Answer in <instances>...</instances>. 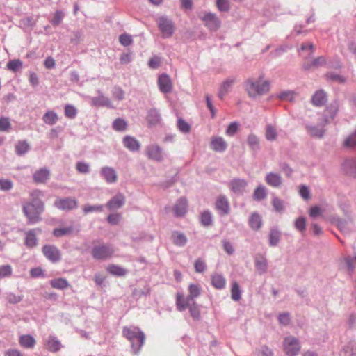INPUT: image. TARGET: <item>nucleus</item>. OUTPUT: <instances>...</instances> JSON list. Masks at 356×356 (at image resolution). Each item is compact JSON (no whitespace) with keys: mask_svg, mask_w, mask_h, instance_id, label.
Here are the masks:
<instances>
[{"mask_svg":"<svg viewBox=\"0 0 356 356\" xmlns=\"http://www.w3.org/2000/svg\"><path fill=\"white\" fill-rule=\"evenodd\" d=\"M40 195V191H33L31 193V201L23 204L22 210L29 224H35L41 220L40 215L44 211V204L38 198Z\"/></svg>","mask_w":356,"mask_h":356,"instance_id":"1","label":"nucleus"},{"mask_svg":"<svg viewBox=\"0 0 356 356\" xmlns=\"http://www.w3.org/2000/svg\"><path fill=\"white\" fill-rule=\"evenodd\" d=\"M243 88L249 97L257 99L267 94L270 90V81L264 79L263 74L258 77H250L244 81Z\"/></svg>","mask_w":356,"mask_h":356,"instance_id":"2","label":"nucleus"},{"mask_svg":"<svg viewBox=\"0 0 356 356\" xmlns=\"http://www.w3.org/2000/svg\"><path fill=\"white\" fill-rule=\"evenodd\" d=\"M201 293V286L197 284H191L188 286V295L185 297L182 293L177 292L176 293L175 304L177 309L179 312H183L186 310L188 306V302H193V300Z\"/></svg>","mask_w":356,"mask_h":356,"instance_id":"3","label":"nucleus"},{"mask_svg":"<svg viewBox=\"0 0 356 356\" xmlns=\"http://www.w3.org/2000/svg\"><path fill=\"white\" fill-rule=\"evenodd\" d=\"M122 334L131 343L134 353H137L144 344V333L137 327H124Z\"/></svg>","mask_w":356,"mask_h":356,"instance_id":"4","label":"nucleus"},{"mask_svg":"<svg viewBox=\"0 0 356 356\" xmlns=\"http://www.w3.org/2000/svg\"><path fill=\"white\" fill-rule=\"evenodd\" d=\"M344 215L346 216V219H341L337 216H333L331 217V222L335 225L344 234H348L351 231L350 223L353 222V217L348 210H343Z\"/></svg>","mask_w":356,"mask_h":356,"instance_id":"5","label":"nucleus"},{"mask_svg":"<svg viewBox=\"0 0 356 356\" xmlns=\"http://www.w3.org/2000/svg\"><path fill=\"white\" fill-rule=\"evenodd\" d=\"M284 350L288 356H296L300 349L298 340L293 336H289L284 338Z\"/></svg>","mask_w":356,"mask_h":356,"instance_id":"6","label":"nucleus"},{"mask_svg":"<svg viewBox=\"0 0 356 356\" xmlns=\"http://www.w3.org/2000/svg\"><path fill=\"white\" fill-rule=\"evenodd\" d=\"M114 250L112 247L106 245H99L93 248L92 257L97 260H105L112 257Z\"/></svg>","mask_w":356,"mask_h":356,"instance_id":"7","label":"nucleus"},{"mask_svg":"<svg viewBox=\"0 0 356 356\" xmlns=\"http://www.w3.org/2000/svg\"><path fill=\"white\" fill-rule=\"evenodd\" d=\"M157 25L163 38H170L172 35L175 27L171 20L165 17H159Z\"/></svg>","mask_w":356,"mask_h":356,"instance_id":"8","label":"nucleus"},{"mask_svg":"<svg viewBox=\"0 0 356 356\" xmlns=\"http://www.w3.org/2000/svg\"><path fill=\"white\" fill-rule=\"evenodd\" d=\"M78 204V201L72 197L58 198L54 202L55 207L58 209L67 211L77 208Z\"/></svg>","mask_w":356,"mask_h":356,"instance_id":"9","label":"nucleus"},{"mask_svg":"<svg viewBox=\"0 0 356 356\" xmlns=\"http://www.w3.org/2000/svg\"><path fill=\"white\" fill-rule=\"evenodd\" d=\"M339 111V103L337 100L333 101L331 102L325 109V115L323 116V126H325L327 124H329L331 120H332L336 115L337 114Z\"/></svg>","mask_w":356,"mask_h":356,"instance_id":"10","label":"nucleus"},{"mask_svg":"<svg viewBox=\"0 0 356 356\" xmlns=\"http://www.w3.org/2000/svg\"><path fill=\"white\" fill-rule=\"evenodd\" d=\"M247 185L248 182L243 179H233L229 183L231 191L237 195H242L245 192Z\"/></svg>","mask_w":356,"mask_h":356,"instance_id":"11","label":"nucleus"},{"mask_svg":"<svg viewBox=\"0 0 356 356\" xmlns=\"http://www.w3.org/2000/svg\"><path fill=\"white\" fill-rule=\"evenodd\" d=\"M44 256L52 262H57L60 259L59 250L53 245H44L42 248Z\"/></svg>","mask_w":356,"mask_h":356,"instance_id":"12","label":"nucleus"},{"mask_svg":"<svg viewBox=\"0 0 356 356\" xmlns=\"http://www.w3.org/2000/svg\"><path fill=\"white\" fill-rule=\"evenodd\" d=\"M158 86L161 92L163 93H168L171 92L172 89L171 79L166 74H163L159 76Z\"/></svg>","mask_w":356,"mask_h":356,"instance_id":"13","label":"nucleus"},{"mask_svg":"<svg viewBox=\"0 0 356 356\" xmlns=\"http://www.w3.org/2000/svg\"><path fill=\"white\" fill-rule=\"evenodd\" d=\"M205 26L211 30H216L220 26V20L213 13H208L200 17Z\"/></svg>","mask_w":356,"mask_h":356,"instance_id":"14","label":"nucleus"},{"mask_svg":"<svg viewBox=\"0 0 356 356\" xmlns=\"http://www.w3.org/2000/svg\"><path fill=\"white\" fill-rule=\"evenodd\" d=\"M188 202L185 197H181L173 207L175 215L177 217L183 216L187 212Z\"/></svg>","mask_w":356,"mask_h":356,"instance_id":"15","label":"nucleus"},{"mask_svg":"<svg viewBox=\"0 0 356 356\" xmlns=\"http://www.w3.org/2000/svg\"><path fill=\"white\" fill-rule=\"evenodd\" d=\"M266 184L274 188H279L282 184V178L279 173L269 172L266 175Z\"/></svg>","mask_w":356,"mask_h":356,"instance_id":"16","label":"nucleus"},{"mask_svg":"<svg viewBox=\"0 0 356 356\" xmlns=\"http://www.w3.org/2000/svg\"><path fill=\"white\" fill-rule=\"evenodd\" d=\"M343 168L347 175L356 177V156L346 160Z\"/></svg>","mask_w":356,"mask_h":356,"instance_id":"17","label":"nucleus"},{"mask_svg":"<svg viewBox=\"0 0 356 356\" xmlns=\"http://www.w3.org/2000/svg\"><path fill=\"white\" fill-rule=\"evenodd\" d=\"M102 177L108 183H114L118 179V175L115 170L110 167H104L101 170Z\"/></svg>","mask_w":356,"mask_h":356,"instance_id":"18","label":"nucleus"},{"mask_svg":"<svg viewBox=\"0 0 356 356\" xmlns=\"http://www.w3.org/2000/svg\"><path fill=\"white\" fill-rule=\"evenodd\" d=\"M45 348L50 352L56 353L61 348V343L56 337L49 336L46 340Z\"/></svg>","mask_w":356,"mask_h":356,"instance_id":"19","label":"nucleus"},{"mask_svg":"<svg viewBox=\"0 0 356 356\" xmlns=\"http://www.w3.org/2000/svg\"><path fill=\"white\" fill-rule=\"evenodd\" d=\"M326 101V93L322 90L316 91L312 97V103L316 106H322Z\"/></svg>","mask_w":356,"mask_h":356,"instance_id":"20","label":"nucleus"},{"mask_svg":"<svg viewBox=\"0 0 356 356\" xmlns=\"http://www.w3.org/2000/svg\"><path fill=\"white\" fill-rule=\"evenodd\" d=\"M125 202L124 195L119 193L114 196L107 204L109 209H116L121 207Z\"/></svg>","mask_w":356,"mask_h":356,"instance_id":"21","label":"nucleus"},{"mask_svg":"<svg viewBox=\"0 0 356 356\" xmlns=\"http://www.w3.org/2000/svg\"><path fill=\"white\" fill-rule=\"evenodd\" d=\"M147 154L149 159L156 161H161L162 159L161 149L156 145H152L147 147Z\"/></svg>","mask_w":356,"mask_h":356,"instance_id":"22","label":"nucleus"},{"mask_svg":"<svg viewBox=\"0 0 356 356\" xmlns=\"http://www.w3.org/2000/svg\"><path fill=\"white\" fill-rule=\"evenodd\" d=\"M19 345L24 348H33L35 343V339L30 334H24L19 338Z\"/></svg>","mask_w":356,"mask_h":356,"instance_id":"23","label":"nucleus"},{"mask_svg":"<svg viewBox=\"0 0 356 356\" xmlns=\"http://www.w3.org/2000/svg\"><path fill=\"white\" fill-rule=\"evenodd\" d=\"M326 63V59L323 56H319L315 59L311 63L305 62L302 65V68L305 70H310L312 68H316L321 66H323L325 65Z\"/></svg>","mask_w":356,"mask_h":356,"instance_id":"24","label":"nucleus"},{"mask_svg":"<svg viewBox=\"0 0 356 356\" xmlns=\"http://www.w3.org/2000/svg\"><path fill=\"white\" fill-rule=\"evenodd\" d=\"M49 171L47 169L37 170L33 175V180L37 184L44 183L49 178Z\"/></svg>","mask_w":356,"mask_h":356,"instance_id":"25","label":"nucleus"},{"mask_svg":"<svg viewBox=\"0 0 356 356\" xmlns=\"http://www.w3.org/2000/svg\"><path fill=\"white\" fill-rule=\"evenodd\" d=\"M256 270L259 275L264 274L267 271L268 263L265 257L259 256L255 258Z\"/></svg>","mask_w":356,"mask_h":356,"instance_id":"26","label":"nucleus"},{"mask_svg":"<svg viewBox=\"0 0 356 356\" xmlns=\"http://www.w3.org/2000/svg\"><path fill=\"white\" fill-rule=\"evenodd\" d=\"M123 144L130 151H137L140 148L139 142L135 138L129 136L124 138Z\"/></svg>","mask_w":356,"mask_h":356,"instance_id":"27","label":"nucleus"},{"mask_svg":"<svg viewBox=\"0 0 356 356\" xmlns=\"http://www.w3.org/2000/svg\"><path fill=\"white\" fill-rule=\"evenodd\" d=\"M148 124L151 126L159 124L161 121V115L156 109H150L146 117Z\"/></svg>","mask_w":356,"mask_h":356,"instance_id":"28","label":"nucleus"},{"mask_svg":"<svg viewBox=\"0 0 356 356\" xmlns=\"http://www.w3.org/2000/svg\"><path fill=\"white\" fill-rule=\"evenodd\" d=\"M282 233L277 228L270 229L269 234V245L271 247H275L278 245Z\"/></svg>","mask_w":356,"mask_h":356,"instance_id":"29","label":"nucleus"},{"mask_svg":"<svg viewBox=\"0 0 356 356\" xmlns=\"http://www.w3.org/2000/svg\"><path fill=\"white\" fill-rule=\"evenodd\" d=\"M262 225L261 217L257 212L253 213L249 218V225L254 230H259Z\"/></svg>","mask_w":356,"mask_h":356,"instance_id":"30","label":"nucleus"},{"mask_svg":"<svg viewBox=\"0 0 356 356\" xmlns=\"http://www.w3.org/2000/svg\"><path fill=\"white\" fill-rule=\"evenodd\" d=\"M306 129L311 136L318 138H322L325 133V129L322 127L307 125Z\"/></svg>","mask_w":356,"mask_h":356,"instance_id":"31","label":"nucleus"},{"mask_svg":"<svg viewBox=\"0 0 356 356\" xmlns=\"http://www.w3.org/2000/svg\"><path fill=\"white\" fill-rule=\"evenodd\" d=\"M341 356H355L356 355V341H349L341 352Z\"/></svg>","mask_w":356,"mask_h":356,"instance_id":"32","label":"nucleus"},{"mask_svg":"<svg viewBox=\"0 0 356 356\" xmlns=\"http://www.w3.org/2000/svg\"><path fill=\"white\" fill-rule=\"evenodd\" d=\"M346 270L349 275H352L356 269V256L351 257L350 256L344 258Z\"/></svg>","mask_w":356,"mask_h":356,"instance_id":"33","label":"nucleus"},{"mask_svg":"<svg viewBox=\"0 0 356 356\" xmlns=\"http://www.w3.org/2000/svg\"><path fill=\"white\" fill-rule=\"evenodd\" d=\"M106 269L107 272L115 276L122 277L127 274V270L124 268L115 264H110Z\"/></svg>","mask_w":356,"mask_h":356,"instance_id":"34","label":"nucleus"},{"mask_svg":"<svg viewBox=\"0 0 356 356\" xmlns=\"http://www.w3.org/2000/svg\"><path fill=\"white\" fill-rule=\"evenodd\" d=\"M172 240L175 245L184 246L187 242L186 236L181 232H174L172 234Z\"/></svg>","mask_w":356,"mask_h":356,"instance_id":"35","label":"nucleus"},{"mask_svg":"<svg viewBox=\"0 0 356 356\" xmlns=\"http://www.w3.org/2000/svg\"><path fill=\"white\" fill-rule=\"evenodd\" d=\"M43 122L47 124L53 125L58 120V116L54 111H47L42 117Z\"/></svg>","mask_w":356,"mask_h":356,"instance_id":"36","label":"nucleus"},{"mask_svg":"<svg viewBox=\"0 0 356 356\" xmlns=\"http://www.w3.org/2000/svg\"><path fill=\"white\" fill-rule=\"evenodd\" d=\"M189 309V312L192 318L195 320H199L200 318V311L199 305L194 301L188 302V306L187 307Z\"/></svg>","mask_w":356,"mask_h":356,"instance_id":"37","label":"nucleus"},{"mask_svg":"<svg viewBox=\"0 0 356 356\" xmlns=\"http://www.w3.org/2000/svg\"><path fill=\"white\" fill-rule=\"evenodd\" d=\"M51 286L56 289H64L69 286V283L64 278L54 279L50 281Z\"/></svg>","mask_w":356,"mask_h":356,"instance_id":"38","label":"nucleus"},{"mask_svg":"<svg viewBox=\"0 0 356 356\" xmlns=\"http://www.w3.org/2000/svg\"><path fill=\"white\" fill-rule=\"evenodd\" d=\"M248 144L250 147V148L254 151L257 152L259 149V138L254 134H250L248 136Z\"/></svg>","mask_w":356,"mask_h":356,"instance_id":"39","label":"nucleus"},{"mask_svg":"<svg viewBox=\"0 0 356 356\" xmlns=\"http://www.w3.org/2000/svg\"><path fill=\"white\" fill-rule=\"evenodd\" d=\"M265 136L267 140H275L277 137L276 129L272 124H267L266 127Z\"/></svg>","mask_w":356,"mask_h":356,"instance_id":"40","label":"nucleus"},{"mask_svg":"<svg viewBox=\"0 0 356 356\" xmlns=\"http://www.w3.org/2000/svg\"><path fill=\"white\" fill-rule=\"evenodd\" d=\"M266 189L263 185L259 186L254 191L253 197L255 200L261 201L266 197Z\"/></svg>","mask_w":356,"mask_h":356,"instance_id":"41","label":"nucleus"},{"mask_svg":"<svg viewBox=\"0 0 356 356\" xmlns=\"http://www.w3.org/2000/svg\"><path fill=\"white\" fill-rule=\"evenodd\" d=\"M25 244L29 248H33L37 245V238L34 230H31L26 233Z\"/></svg>","mask_w":356,"mask_h":356,"instance_id":"42","label":"nucleus"},{"mask_svg":"<svg viewBox=\"0 0 356 356\" xmlns=\"http://www.w3.org/2000/svg\"><path fill=\"white\" fill-rule=\"evenodd\" d=\"M231 298L234 301H238L241 298V291L236 282H234L231 289Z\"/></svg>","mask_w":356,"mask_h":356,"instance_id":"43","label":"nucleus"},{"mask_svg":"<svg viewBox=\"0 0 356 356\" xmlns=\"http://www.w3.org/2000/svg\"><path fill=\"white\" fill-rule=\"evenodd\" d=\"M73 232H74L73 227L57 228L54 230L53 234L56 237H60V236H63L65 235H70L73 233Z\"/></svg>","mask_w":356,"mask_h":356,"instance_id":"44","label":"nucleus"},{"mask_svg":"<svg viewBox=\"0 0 356 356\" xmlns=\"http://www.w3.org/2000/svg\"><path fill=\"white\" fill-rule=\"evenodd\" d=\"M92 104L95 106H108L110 101L108 98L101 95L92 99Z\"/></svg>","mask_w":356,"mask_h":356,"instance_id":"45","label":"nucleus"},{"mask_svg":"<svg viewBox=\"0 0 356 356\" xmlns=\"http://www.w3.org/2000/svg\"><path fill=\"white\" fill-rule=\"evenodd\" d=\"M177 128L184 134H188L191 131V125L182 118L178 119Z\"/></svg>","mask_w":356,"mask_h":356,"instance_id":"46","label":"nucleus"},{"mask_svg":"<svg viewBox=\"0 0 356 356\" xmlns=\"http://www.w3.org/2000/svg\"><path fill=\"white\" fill-rule=\"evenodd\" d=\"M15 149L17 154L22 155L27 152L29 145L26 141H19L15 146Z\"/></svg>","mask_w":356,"mask_h":356,"instance_id":"47","label":"nucleus"},{"mask_svg":"<svg viewBox=\"0 0 356 356\" xmlns=\"http://www.w3.org/2000/svg\"><path fill=\"white\" fill-rule=\"evenodd\" d=\"M22 67V62L19 59H14L7 63V68L13 72H17Z\"/></svg>","mask_w":356,"mask_h":356,"instance_id":"48","label":"nucleus"},{"mask_svg":"<svg viewBox=\"0 0 356 356\" xmlns=\"http://www.w3.org/2000/svg\"><path fill=\"white\" fill-rule=\"evenodd\" d=\"M343 144L346 147H356V129L345 140Z\"/></svg>","mask_w":356,"mask_h":356,"instance_id":"49","label":"nucleus"},{"mask_svg":"<svg viewBox=\"0 0 356 356\" xmlns=\"http://www.w3.org/2000/svg\"><path fill=\"white\" fill-rule=\"evenodd\" d=\"M13 269L10 265L0 266V279L10 277L12 275Z\"/></svg>","mask_w":356,"mask_h":356,"instance_id":"50","label":"nucleus"},{"mask_svg":"<svg viewBox=\"0 0 356 356\" xmlns=\"http://www.w3.org/2000/svg\"><path fill=\"white\" fill-rule=\"evenodd\" d=\"M127 126L126 122L121 118H117L113 123V128L116 131H124Z\"/></svg>","mask_w":356,"mask_h":356,"instance_id":"51","label":"nucleus"},{"mask_svg":"<svg viewBox=\"0 0 356 356\" xmlns=\"http://www.w3.org/2000/svg\"><path fill=\"white\" fill-rule=\"evenodd\" d=\"M200 222L204 226H208L211 224V214L209 211H204L200 215Z\"/></svg>","mask_w":356,"mask_h":356,"instance_id":"52","label":"nucleus"},{"mask_svg":"<svg viewBox=\"0 0 356 356\" xmlns=\"http://www.w3.org/2000/svg\"><path fill=\"white\" fill-rule=\"evenodd\" d=\"M103 210L102 205H85L83 207V211L85 214H88L90 212H101Z\"/></svg>","mask_w":356,"mask_h":356,"instance_id":"53","label":"nucleus"},{"mask_svg":"<svg viewBox=\"0 0 356 356\" xmlns=\"http://www.w3.org/2000/svg\"><path fill=\"white\" fill-rule=\"evenodd\" d=\"M294 225L296 229L300 232H303L306 227L305 218L302 216L298 218L294 222Z\"/></svg>","mask_w":356,"mask_h":356,"instance_id":"54","label":"nucleus"},{"mask_svg":"<svg viewBox=\"0 0 356 356\" xmlns=\"http://www.w3.org/2000/svg\"><path fill=\"white\" fill-rule=\"evenodd\" d=\"M211 147L215 151H221L222 149V139L221 138H212Z\"/></svg>","mask_w":356,"mask_h":356,"instance_id":"55","label":"nucleus"},{"mask_svg":"<svg viewBox=\"0 0 356 356\" xmlns=\"http://www.w3.org/2000/svg\"><path fill=\"white\" fill-rule=\"evenodd\" d=\"M77 114L76 108L72 105L67 104L65 106V115L68 118H74Z\"/></svg>","mask_w":356,"mask_h":356,"instance_id":"56","label":"nucleus"},{"mask_svg":"<svg viewBox=\"0 0 356 356\" xmlns=\"http://www.w3.org/2000/svg\"><path fill=\"white\" fill-rule=\"evenodd\" d=\"M272 204L275 210L277 212H281L284 209V202L277 197H273Z\"/></svg>","mask_w":356,"mask_h":356,"instance_id":"57","label":"nucleus"},{"mask_svg":"<svg viewBox=\"0 0 356 356\" xmlns=\"http://www.w3.org/2000/svg\"><path fill=\"white\" fill-rule=\"evenodd\" d=\"M239 124L236 122H232L226 129V134L229 136H233L238 131Z\"/></svg>","mask_w":356,"mask_h":356,"instance_id":"58","label":"nucleus"},{"mask_svg":"<svg viewBox=\"0 0 356 356\" xmlns=\"http://www.w3.org/2000/svg\"><path fill=\"white\" fill-rule=\"evenodd\" d=\"M278 321L283 325H288L291 322L290 315L289 312H283L279 314Z\"/></svg>","mask_w":356,"mask_h":356,"instance_id":"59","label":"nucleus"},{"mask_svg":"<svg viewBox=\"0 0 356 356\" xmlns=\"http://www.w3.org/2000/svg\"><path fill=\"white\" fill-rule=\"evenodd\" d=\"M119 41L123 46H129L133 42L132 38L130 35L124 33L120 35Z\"/></svg>","mask_w":356,"mask_h":356,"instance_id":"60","label":"nucleus"},{"mask_svg":"<svg viewBox=\"0 0 356 356\" xmlns=\"http://www.w3.org/2000/svg\"><path fill=\"white\" fill-rule=\"evenodd\" d=\"M10 128V122L7 118L2 117L0 118V131H7Z\"/></svg>","mask_w":356,"mask_h":356,"instance_id":"61","label":"nucleus"},{"mask_svg":"<svg viewBox=\"0 0 356 356\" xmlns=\"http://www.w3.org/2000/svg\"><path fill=\"white\" fill-rule=\"evenodd\" d=\"M212 284L216 289L222 288V277L220 275H213L212 276Z\"/></svg>","mask_w":356,"mask_h":356,"instance_id":"62","label":"nucleus"},{"mask_svg":"<svg viewBox=\"0 0 356 356\" xmlns=\"http://www.w3.org/2000/svg\"><path fill=\"white\" fill-rule=\"evenodd\" d=\"M279 167L286 177H289L291 176L293 170L286 163H280Z\"/></svg>","mask_w":356,"mask_h":356,"instance_id":"63","label":"nucleus"},{"mask_svg":"<svg viewBox=\"0 0 356 356\" xmlns=\"http://www.w3.org/2000/svg\"><path fill=\"white\" fill-rule=\"evenodd\" d=\"M13 188V182L8 179H0V190L9 191Z\"/></svg>","mask_w":356,"mask_h":356,"instance_id":"64","label":"nucleus"}]
</instances>
